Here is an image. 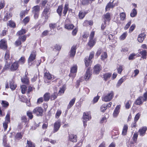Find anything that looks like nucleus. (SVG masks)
<instances>
[{
  "label": "nucleus",
  "instance_id": "12",
  "mask_svg": "<svg viewBox=\"0 0 147 147\" xmlns=\"http://www.w3.org/2000/svg\"><path fill=\"white\" fill-rule=\"evenodd\" d=\"M147 130V127H143L140 129L138 132L139 133L140 135L141 136H144L145 134L146 131Z\"/></svg>",
  "mask_w": 147,
  "mask_h": 147
},
{
  "label": "nucleus",
  "instance_id": "44",
  "mask_svg": "<svg viewBox=\"0 0 147 147\" xmlns=\"http://www.w3.org/2000/svg\"><path fill=\"white\" fill-rule=\"evenodd\" d=\"M101 59L102 60H104L107 57V53L105 52L104 54L101 56Z\"/></svg>",
  "mask_w": 147,
  "mask_h": 147
},
{
  "label": "nucleus",
  "instance_id": "18",
  "mask_svg": "<svg viewBox=\"0 0 147 147\" xmlns=\"http://www.w3.org/2000/svg\"><path fill=\"white\" fill-rule=\"evenodd\" d=\"M91 119V117L89 116L87 113H83V119L85 122H87Z\"/></svg>",
  "mask_w": 147,
  "mask_h": 147
},
{
  "label": "nucleus",
  "instance_id": "1",
  "mask_svg": "<svg viewBox=\"0 0 147 147\" xmlns=\"http://www.w3.org/2000/svg\"><path fill=\"white\" fill-rule=\"evenodd\" d=\"M51 12L50 7L49 6H46L42 12V14L47 21L48 18Z\"/></svg>",
  "mask_w": 147,
  "mask_h": 147
},
{
  "label": "nucleus",
  "instance_id": "2",
  "mask_svg": "<svg viewBox=\"0 0 147 147\" xmlns=\"http://www.w3.org/2000/svg\"><path fill=\"white\" fill-rule=\"evenodd\" d=\"M113 93L111 91L110 93H108L106 95L103 96L102 97V100L105 102L109 101L113 98Z\"/></svg>",
  "mask_w": 147,
  "mask_h": 147
},
{
  "label": "nucleus",
  "instance_id": "34",
  "mask_svg": "<svg viewBox=\"0 0 147 147\" xmlns=\"http://www.w3.org/2000/svg\"><path fill=\"white\" fill-rule=\"evenodd\" d=\"M27 143L28 147H35L34 144L32 143L30 141L27 140Z\"/></svg>",
  "mask_w": 147,
  "mask_h": 147
},
{
  "label": "nucleus",
  "instance_id": "15",
  "mask_svg": "<svg viewBox=\"0 0 147 147\" xmlns=\"http://www.w3.org/2000/svg\"><path fill=\"white\" fill-rule=\"evenodd\" d=\"M76 48L75 46H73L69 52L70 57H74L75 55L76 52Z\"/></svg>",
  "mask_w": 147,
  "mask_h": 147
},
{
  "label": "nucleus",
  "instance_id": "48",
  "mask_svg": "<svg viewBox=\"0 0 147 147\" xmlns=\"http://www.w3.org/2000/svg\"><path fill=\"white\" fill-rule=\"evenodd\" d=\"M25 59L24 57H21L19 59L18 62L21 64H23L25 62Z\"/></svg>",
  "mask_w": 147,
  "mask_h": 147
},
{
  "label": "nucleus",
  "instance_id": "42",
  "mask_svg": "<svg viewBox=\"0 0 147 147\" xmlns=\"http://www.w3.org/2000/svg\"><path fill=\"white\" fill-rule=\"evenodd\" d=\"M57 96V94L56 92H54L51 96V99L52 100H53L56 99Z\"/></svg>",
  "mask_w": 147,
  "mask_h": 147
},
{
  "label": "nucleus",
  "instance_id": "63",
  "mask_svg": "<svg viewBox=\"0 0 147 147\" xmlns=\"http://www.w3.org/2000/svg\"><path fill=\"white\" fill-rule=\"evenodd\" d=\"M131 23V21H129L125 26L124 29L125 30L127 29L130 26Z\"/></svg>",
  "mask_w": 147,
  "mask_h": 147
},
{
  "label": "nucleus",
  "instance_id": "20",
  "mask_svg": "<svg viewBox=\"0 0 147 147\" xmlns=\"http://www.w3.org/2000/svg\"><path fill=\"white\" fill-rule=\"evenodd\" d=\"M120 108V106L117 105L113 113V116L114 117H117L119 113V109Z\"/></svg>",
  "mask_w": 147,
  "mask_h": 147
},
{
  "label": "nucleus",
  "instance_id": "33",
  "mask_svg": "<svg viewBox=\"0 0 147 147\" xmlns=\"http://www.w3.org/2000/svg\"><path fill=\"white\" fill-rule=\"evenodd\" d=\"M95 43V41L94 40L90 39L88 42V45L90 47H93Z\"/></svg>",
  "mask_w": 147,
  "mask_h": 147
},
{
  "label": "nucleus",
  "instance_id": "36",
  "mask_svg": "<svg viewBox=\"0 0 147 147\" xmlns=\"http://www.w3.org/2000/svg\"><path fill=\"white\" fill-rule=\"evenodd\" d=\"M127 35V32H125L123 33L119 37L120 40H124L125 38Z\"/></svg>",
  "mask_w": 147,
  "mask_h": 147
},
{
  "label": "nucleus",
  "instance_id": "14",
  "mask_svg": "<svg viewBox=\"0 0 147 147\" xmlns=\"http://www.w3.org/2000/svg\"><path fill=\"white\" fill-rule=\"evenodd\" d=\"M7 45L5 41L2 39L0 41V48L2 49H5L7 48Z\"/></svg>",
  "mask_w": 147,
  "mask_h": 147
},
{
  "label": "nucleus",
  "instance_id": "50",
  "mask_svg": "<svg viewBox=\"0 0 147 147\" xmlns=\"http://www.w3.org/2000/svg\"><path fill=\"white\" fill-rule=\"evenodd\" d=\"M105 18L107 20L109 21L110 20V14L109 13H107L104 15Z\"/></svg>",
  "mask_w": 147,
  "mask_h": 147
},
{
  "label": "nucleus",
  "instance_id": "43",
  "mask_svg": "<svg viewBox=\"0 0 147 147\" xmlns=\"http://www.w3.org/2000/svg\"><path fill=\"white\" fill-rule=\"evenodd\" d=\"M1 104L3 107H7L9 105L8 102L6 101L2 100Z\"/></svg>",
  "mask_w": 147,
  "mask_h": 147
},
{
  "label": "nucleus",
  "instance_id": "4",
  "mask_svg": "<svg viewBox=\"0 0 147 147\" xmlns=\"http://www.w3.org/2000/svg\"><path fill=\"white\" fill-rule=\"evenodd\" d=\"M33 113L37 116H42L43 112V109L40 107H37L33 110Z\"/></svg>",
  "mask_w": 147,
  "mask_h": 147
},
{
  "label": "nucleus",
  "instance_id": "37",
  "mask_svg": "<svg viewBox=\"0 0 147 147\" xmlns=\"http://www.w3.org/2000/svg\"><path fill=\"white\" fill-rule=\"evenodd\" d=\"M111 76V73H107L103 75V78L104 79L106 80L108 79Z\"/></svg>",
  "mask_w": 147,
  "mask_h": 147
},
{
  "label": "nucleus",
  "instance_id": "57",
  "mask_svg": "<svg viewBox=\"0 0 147 147\" xmlns=\"http://www.w3.org/2000/svg\"><path fill=\"white\" fill-rule=\"evenodd\" d=\"M138 134L137 133H135L134 134V136H133V140L135 142H136L137 138L138 137Z\"/></svg>",
  "mask_w": 147,
  "mask_h": 147
},
{
  "label": "nucleus",
  "instance_id": "35",
  "mask_svg": "<svg viewBox=\"0 0 147 147\" xmlns=\"http://www.w3.org/2000/svg\"><path fill=\"white\" fill-rule=\"evenodd\" d=\"M120 17L121 20L122 21L124 20L125 19L126 15L125 13L122 12L120 13Z\"/></svg>",
  "mask_w": 147,
  "mask_h": 147
},
{
  "label": "nucleus",
  "instance_id": "10",
  "mask_svg": "<svg viewBox=\"0 0 147 147\" xmlns=\"http://www.w3.org/2000/svg\"><path fill=\"white\" fill-rule=\"evenodd\" d=\"M76 137V135L72 134H69L68 140L74 142H76L77 141Z\"/></svg>",
  "mask_w": 147,
  "mask_h": 147
},
{
  "label": "nucleus",
  "instance_id": "7",
  "mask_svg": "<svg viewBox=\"0 0 147 147\" xmlns=\"http://www.w3.org/2000/svg\"><path fill=\"white\" fill-rule=\"evenodd\" d=\"M77 65H74L71 68L70 73L69 74V76L72 77L73 78L75 77V74L77 71Z\"/></svg>",
  "mask_w": 147,
  "mask_h": 147
},
{
  "label": "nucleus",
  "instance_id": "30",
  "mask_svg": "<svg viewBox=\"0 0 147 147\" xmlns=\"http://www.w3.org/2000/svg\"><path fill=\"white\" fill-rule=\"evenodd\" d=\"M63 10V7L62 6H59L57 9V12L59 14L60 16H61L62 11Z\"/></svg>",
  "mask_w": 147,
  "mask_h": 147
},
{
  "label": "nucleus",
  "instance_id": "19",
  "mask_svg": "<svg viewBox=\"0 0 147 147\" xmlns=\"http://www.w3.org/2000/svg\"><path fill=\"white\" fill-rule=\"evenodd\" d=\"M91 75V74L90 73V69L88 68L87 69L85 76L84 77V78L86 80H88Z\"/></svg>",
  "mask_w": 147,
  "mask_h": 147
},
{
  "label": "nucleus",
  "instance_id": "23",
  "mask_svg": "<svg viewBox=\"0 0 147 147\" xmlns=\"http://www.w3.org/2000/svg\"><path fill=\"white\" fill-rule=\"evenodd\" d=\"M66 89V86L65 85H63L61 88H60V90L58 93V94L60 95H61L63 94Z\"/></svg>",
  "mask_w": 147,
  "mask_h": 147
},
{
  "label": "nucleus",
  "instance_id": "28",
  "mask_svg": "<svg viewBox=\"0 0 147 147\" xmlns=\"http://www.w3.org/2000/svg\"><path fill=\"white\" fill-rule=\"evenodd\" d=\"M125 80V78H122L120 79L117 84L116 86L117 87H119L122 83Z\"/></svg>",
  "mask_w": 147,
  "mask_h": 147
},
{
  "label": "nucleus",
  "instance_id": "54",
  "mask_svg": "<svg viewBox=\"0 0 147 147\" xmlns=\"http://www.w3.org/2000/svg\"><path fill=\"white\" fill-rule=\"evenodd\" d=\"M22 135L20 133H17L15 136L16 138L18 140L21 139L22 137Z\"/></svg>",
  "mask_w": 147,
  "mask_h": 147
},
{
  "label": "nucleus",
  "instance_id": "29",
  "mask_svg": "<svg viewBox=\"0 0 147 147\" xmlns=\"http://www.w3.org/2000/svg\"><path fill=\"white\" fill-rule=\"evenodd\" d=\"M140 54L142 55V58L143 59L146 58L147 55V52L146 50H143L140 52Z\"/></svg>",
  "mask_w": 147,
  "mask_h": 147
},
{
  "label": "nucleus",
  "instance_id": "9",
  "mask_svg": "<svg viewBox=\"0 0 147 147\" xmlns=\"http://www.w3.org/2000/svg\"><path fill=\"white\" fill-rule=\"evenodd\" d=\"M93 69V73L95 74H98L101 70L100 65L98 64H97L94 66Z\"/></svg>",
  "mask_w": 147,
  "mask_h": 147
},
{
  "label": "nucleus",
  "instance_id": "46",
  "mask_svg": "<svg viewBox=\"0 0 147 147\" xmlns=\"http://www.w3.org/2000/svg\"><path fill=\"white\" fill-rule=\"evenodd\" d=\"M107 109V106L106 104H103L101 106L100 109L102 112H104Z\"/></svg>",
  "mask_w": 147,
  "mask_h": 147
},
{
  "label": "nucleus",
  "instance_id": "32",
  "mask_svg": "<svg viewBox=\"0 0 147 147\" xmlns=\"http://www.w3.org/2000/svg\"><path fill=\"white\" fill-rule=\"evenodd\" d=\"M22 92L23 94H24L27 90V87L25 85H22L21 86Z\"/></svg>",
  "mask_w": 147,
  "mask_h": 147
},
{
  "label": "nucleus",
  "instance_id": "40",
  "mask_svg": "<svg viewBox=\"0 0 147 147\" xmlns=\"http://www.w3.org/2000/svg\"><path fill=\"white\" fill-rule=\"evenodd\" d=\"M26 32V30L23 29H22L20 30L18 32V35H21L24 34Z\"/></svg>",
  "mask_w": 147,
  "mask_h": 147
},
{
  "label": "nucleus",
  "instance_id": "47",
  "mask_svg": "<svg viewBox=\"0 0 147 147\" xmlns=\"http://www.w3.org/2000/svg\"><path fill=\"white\" fill-rule=\"evenodd\" d=\"M123 66L122 65H120L119 67L117 68L118 73L119 74L121 73L122 71L123 70Z\"/></svg>",
  "mask_w": 147,
  "mask_h": 147
},
{
  "label": "nucleus",
  "instance_id": "41",
  "mask_svg": "<svg viewBox=\"0 0 147 147\" xmlns=\"http://www.w3.org/2000/svg\"><path fill=\"white\" fill-rule=\"evenodd\" d=\"M6 122L9 123L10 122V114L9 113H7L5 117Z\"/></svg>",
  "mask_w": 147,
  "mask_h": 147
},
{
  "label": "nucleus",
  "instance_id": "59",
  "mask_svg": "<svg viewBox=\"0 0 147 147\" xmlns=\"http://www.w3.org/2000/svg\"><path fill=\"white\" fill-rule=\"evenodd\" d=\"M9 54L8 52H7L5 54V58L6 60H7L9 59Z\"/></svg>",
  "mask_w": 147,
  "mask_h": 147
},
{
  "label": "nucleus",
  "instance_id": "25",
  "mask_svg": "<svg viewBox=\"0 0 147 147\" xmlns=\"http://www.w3.org/2000/svg\"><path fill=\"white\" fill-rule=\"evenodd\" d=\"M65 28L68 30H72L74 27V25L72 24H67L65 25Z\"/></svg>",
  "mask_w": 147,
  "mask_h": 147
},
{
  "label": "nucleus",
  "instance_id": "11",
  "mask_svg": "<svg viewBox=\"0 0 147 147\" xmlns=\"http://www.w3.org/2000/svg\"><path fill=\"white\" fill-rule=\"evenodd\" d=\"M145 36L146 34L144 33L140 34L138 38V40L140 42H142L145 38Z\"/></svg>",
  "mask_w": 147,
  "mask_h": 147
},
{
  "label": "nucleus",
  "instance_id": "31",
  "mask_svg": "<svg viewBox=\"0 0 147 147\" xmlns=\"http://www.w3.org/2000/svg\"><path fill=\"white\" fill-rule=\"evenodd\" d=\"M137 14V11L135 9H133L130 13V16L132 17H135Z\"/></svg>",
  "mask_w": 147,
  "mask_h": 147
},
{
  "label": "nucleus",
  "instance_id": "58",
  "mask_svg": "<svg viewBox=\"0 0 147 147\" xmlns=\"http://www.w3.org/2000/svg\"><path fill=\"white\" fill-rule=\"evenodd\" d=\"M21 119L22 122L25 123L27 121V120L26 116H23L21 118Z\"/></svg>",
  "mask_w": 147,
  "mask_h": 147
},
{
  "label": "nucleus",
  "instance_id": "17",
  "mask_svg": "<svg viewBox=\"0 0 147 147\" xmlns=\"http://www.w3.org/2000/svg\"><path fill=\"white\" fill-rule=\"evenodd\" d=\"M32 13H39L40 11V6L38 5L34 6L32 8Z\"/></svg>",
  "mask_w": 147,
  "mask_h": 147
},
{
  "label": "nucleus",
  "instance_id": "62",
  "mask_svg": "<svg viewBox=\"0 0 147 147\" xmlns=\"http://www.w3.org/2000/svg\"><path fill=\"white\" fill-rule=\"evenodd\" d=\"M61 49V47L59 45L56 44L54 46V49L53 50H54V49H55V50L59 51Z\"/></svg>",
  "mask_w": 147,
  "mask_h": 147
},
{
  "label": "nucleus",
  "instance_id": "5",
  "mask_svg": "<svg viewBox=\"0 0 147 147\" xmlns=\"http://www.w3.org/2000/svg\"><path fill=\"white\" fill-rule=\"evenodd\" d=\"M36 57V52L34 51H32L28 59V63L30 66L32 64V61L35 59Z\"/></svg>",
  "mask_w": 147,
  "mask_h": 147
},
{
  "label": "nucleus",
  "instance_id": "61",
  "mask_svg": "<svg viewBox=\"0 0 147 147\" xmlns=\"http://www.w3.org/2000/svg\"><path fill=\"white\" fill-rule=\"evenodd\" d=\"M27 115L30 119H32L33 118V116L32 113L28 111L27 113Z\"/></svg>",
  "mask_w": 147,
  "mask_h": 147
},
{
  "label": "nucleus",
  "instance_id": "3",
  "mask_svg": "<svg viewBox=\"0 0 147 147\" xmlns=\"http://www.w3.org/2000/svg\"><path fill=\"white\" fill-rule=\"evenodd\" d=\"M94 55V52H92L90 53L89 57L87 56L84 59V62L86 66L88 67L91 61V60L93 57Z\"/></svg>",
  "mask_w": 147,
  "mask_h": 147
},
{
  "label": "nucleus",
  "instance_id": "55",
  "mask_svg": "<svg viewBox=\"0 0 147 147\" xmlns=\"http://www.w3.org/2000/svg\"><path fill=\"white\" fill-rule=\"evenodd\" d=\"M28 12V11L27 10H26L25 11H21L20 14V17L22 18L24 17V16H25L26 13H27Z\"/></svg>",
  "mask_w": 147,
  "mask_h": 147
},
{
  "label": "nucleus",
  "instance_id": "39",
  "mask_svg": "<svg viewBox=\"0 0 147 147\" xmlns=\"http://www.w3.org/2000/svg\"><path fill=\"white\" fill-rule=\"evenodd\" d=\"M6 15L5 16V17L4 18V20L5 21H6L9 19L11 17V15L10 13H6Z\"/></svg>",
  "mask_w": 147,
  "mask_h": 147
},
{
  "label": "nucleus",
  "instance_id": "60",
  "mask_svg": "<svg viewBox=\"0 0 147 147\" xmlns=\"http://www.w3.org/2000/svg\"><path fill=\"white\" fill-rule=\"evenodd\" d=\"M140 114L139 113H138L135 116L134 118V121H136L138 120L140 118Z\"/></svg>",
  "mask_w": 147,
  "mask_h": 147
},
{
  "label": "nucleus",
  "instance_id": "26",
  "mask_svg": "<svg viewBox=\"0 0 147 147\" xmlns=\"http://www.w3.org/2000/svg\"><path fill=\"white\" fill-rule=\"evenodd\" d=\"M9 86L11 89L13 90H14L16 86L14 84V82L12 80H11L10 81Z\"/></svg>",
  "mask_w": 147,
  "mask_h": 147
},
{
  "label": "nucleus",
  "instance_id": "56",
  "mask_svg": "<svg viewBox=\"0 0 147 147\" xmlns=\"http://www.w3.org/2000/svg\"><path fill=\"white\" fill-rule=\"evenodd\" d=\"M136 54L133 53L131 54L129 57L128 59L129 60H132L134 59V57L136 55Z\"/></svg>",
  "mask_w": 147,
  "mask_h": 147
},
{
  "label": "nucleus",
  "instance_id": "16",
  "mask_svg": "<svg viewBox=\"0 0 147 147\" xmlns=\"http://www.w3.org/2000/svg\"><path fill=\"white\" fill-rule=\"evenodd\" d=\"M142 96H140L136 100L135 103L137 105H140L142 104L144 101L143 99Z\"/></svg>",
  "mask_w": 147,
  "mask_h": 147
},
{
  "label": "nucleus",
  "instance_id": "13",
  "mask_svg": "<svg viewBox=\"0 0 147 147\" xmlns=\"http://www.w3.org/2000/svg\"><path fill=\"white\" fill-rule=\"evenodd\" d=\"M18 66V62L16 61L11 65L10 67V69L12 71H15L17 69Z\"/></svg>",
  "mask_w": 147,
  "mask_h": 147
},
{
  "label": "nucleus",
  "instance_id": "53",
  "mask_svg": "<svg viewBox=\"0 0 147 147\" xmlns=\"http://www.w3.org/2000/svg\"><path fill=\"white\" fill-rule=\"evenodd\" d=\"M89 1H90L89 0H82V4L83 5H87L89 3Z\"/></svg>",
  "mask_w": 147,
  "mask_h": 147
},
{
  "label": "nucleus",
  "instance_id": "8",
  "mask_svg": "<svg viewBox=\"0 0 147 147\" xmlns=\"http://www.w3.org/2000/svg\"><path fill=\"white\" fill-rule=\"evenodd\" d=\"M61 125V123L59 120L56 121L54 124L53 131L54 133L57 132L59 129Z\"/></svg>",
  "mask_w": 147,
  "mask_h": 147
},
{
  "label": "nucleus",
  "instance_id": "64",
  "mask_svg": "<svg viewBox=\"0 0 147 147\" xmlns=\"http://www.w3.org/2000/svg\"><path fill=\"white\" fill-rule=\"evenodd\" d=\"M61 113V111L60 110H57L55 115V117L57 118H58L60 116Z\"/></svg>",
  "mask_w": 147,
  "mask_h": 147
},
{
  "label": "nucleus",
  "instance_id": "49",
  "mask_svg": "<svg viewBox=\"0 0 147 147\" xmlns=\"http://www.w3.org/2000/svg\"><path fill=\"white\" fill-rule=\"evenodd\" d=\"M26 36L24 35L23 36H20L19 37V39L21 40L23 42H24L26 39Z\"/></svg>",
  "mask_w": 147,
  "mask_h": 147
},
{
  "label": "nucleus",
  "instance_id": "6",
  "mask_svg": "<svg viewBox=\"0 0 147 147\" xmlns=\"http://www.w3.org/2000/svg\"><path fill=\"white\" fill-rule=\"evenodd\" d=\"M52 78L51 75L49 73H45L44 76V82L46 83L50 82Z\"/></svg>",
  "mask_w": 147,
  "mask_h": 147
},
{
  "label": "nucleus",
  "instance_id": "22",
  "mask_svg": "<svg viewBox=\"0 0 147 147\" xmlns=\"http://www.w3.org/2000/svg\"><path fill=\"white\" fill-rule=\"evenodd\" d=\"M76 100V98H74L71 100L69 102L67 107V109H70L74 104Z\"/></svg>",
  "mask_w": 147,
  "mask_h": 147
},
{
  "label": "nucleus",
  "instance_id": "27",
  "mask_svg": "<svg viewBox=\"0 0 147 147\" xmlns=\"http://www.w3.org/2000/svg\"><path fill=\"white\" fill-rule=\"evenodd\" d=\"M68 4L66 3L65 4V6L64 7V9L63 11V14L64 16H65L66 14L68 9Z\"/></svg>",
  "mask_w": 147,
  "mask_h": 147
},
{
  "label": "nucleus",
  "instance_id": "52",
  "mask_svg": "<svg viewBox=\"0 0 147 147\" xmlns=\"http://www.w3.org/2000/svg\"><path fill=\"white\" fill-rule=\"evenodd\" d=\"M8 26L11 27H14L15 26V24L13 22L10 21H9L8 23L7 24Z\"/></svg>",
  "mask_w": 147,
  "mask_h": 147
},
{
  "label": "nucleus",
  "instance_id": "38",
  "mask_svg": "<svg viewBox=\"0 0 147 147\" xmlns=\"http://www.w3.org/2000/svg\"><path fill=\"white\" fill-rule=\"evenodd\" d=\"M86 13L85 12L80 11L79 14V18L81 19H83L85 16Z\"/></svg>",
  "mask_w": 147,
  "mask_h": 147
},
{
  "label": "nucleus",
  "instance_id": "51",
  "mask_svg": "<svg viewBox=\"0 0 147 147\" xmlns=\"http://www.w3.org/2000/svg\"><path fill=\"white\" fill-rule=\"evenodd\" d=\"M136 27V25L135 24H133L130 27V28L129 29V33H131L134 30V29Z\"/></svg>",
  "mask_w": 147,
  "mask_h": 147
},
{
  "label": "nucleus",
  "instance_id": "45",
  "mask_svg": "<svg viewBox=\"0 0 147 147\" xmlns=\"http://www.w3.org/2000/svg\"><path fill=\"white\" fill-rule=\"evenodd\" d=\"M21 80L23 83L25 84H28L29 81L28 79L25 78H22Z\"/></svg>",
  "mask_w": 147,
  "mask_h": 147
},
{
  "label": "nucleus",
  "instance_id": "24",
  "mask_svg": "<svg viewBox=\"0 0 147 147\" xmlns=\"http://www.w3.org/2000/svg\"><path fill=\"white\" fill-rule=\"evenodd\" d=\"M50 96V94L49 93H46L44 95V100L45 101H48L49 99Z\"/></svg>",
  "mask_w": 147,
  "mask_h": 147
},
{
  "label": "nucleus",
  "instance_id": "21",
  "mask_svg": "<svg viewBox=\"0 0 147 147\" xmlns=\"http://www.w3.org/2000/svg\"><path fill=\"white\" fill-rule=\"evenodd\" d=\"M113 2L114 1H113L112 2H110L108 4L105 8L106 11H107L108 10H109L110 8H113L115 6V4H113Z\"/></svg>",
  "mask_w": 147,
  "mask_h": 147
}]
</instances>
